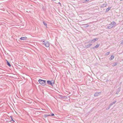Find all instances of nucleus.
<instances>
[{"label": "nucleus", "mask_w": 123, "mask_h": 123, "mask_svg": "<svg viewBox=\"0 0 123 123\" xmlns=\"http://www.w3.org/2000/svg\"><path fill=\"white\" fill-rule=\"evenodd\" d=\"M117 25L116 23L114 21H112L110 24L108 25V28L109 29H111L113 27H115Z\"/></svg>", "instance_id": "1"}, {"label": "nucleus", "mask_w": 123, "mask_h": 123, "mask_svg": "<svg viewBox=\"0 0 123 123\" xmlns=\"http://www.w3.org/2000/svg\"><path fill=\"white\" fill-rule=\"evenodd\" d=\"M40 84L43 86H44L45 85V81L41 79H39L38 81Z\"/></svg>", "instance_id": "2"}, {"label": "nucleus", "mask_w": 123, "mask_h": 123, "mask_svg": "<svg viewBox=\"0 0 123 123\" xmlns=\"http://www.w3.org/2000/svg\"><path fill=\"white\" fill-rule=\"evenodd\" d=\"M43 44L45 45L46 47H49V43L48 41H43Z\"/></svg>", "instance_id": "3"}, {"label": "nucleus", "mask_w": 123, "mask_h": 123, "mask_svg": "<svg viewBox=\"0 0 123 123\" xmlns=\"http://www.w3.org/2000/svg\"><path fill=\"white\" fill-rule=\"evenodd\" d=\"M98 40V38H96L92 40L89 41L88 42V43H92V42H95L96 41Z\"/></svg>", "instance_id": "4"}, {"label": "nucleus", "mask_w": 123, "mask_h": 123, "mask_svg": "<svg viewBox=\"0 0 123 123\" xmlns=\"http://www.w3.org/2000/svg\"><path fill=\"white\" fill-rule=\"evenodd\" d=\"M47 83L48 84L50 85H52L54 84L53 82L52 83L51 82V81H50L49 80H48L47 81Z\"/></svg>", "instance_id": "5"}, {"label": "nucleus", "mask_w": 123, "mask_h": 123, "mask_svg": "<svg viewBox=\"0 0 123 123\" xmlns=\"http://www.w3.org/2000/svg\"><path fill=\"white\" fill-rule=\"evenodd\" d=\"M27 39V38L26 37H21L20 39L21 40H26Z\"/></svg>", "instance_id": "6"}, {"label": "nucleus", "mask_w": 123, "mask_h": 123, "mask_svg": "<svg viewBox=\"0 0 123 123\" xmlns=\"http://www.w3.org/2000/svg\"><path fill=\"white\" fill-rule=\"evenodd\" d=\"M100 92H96L94 94V96L96 97L99 95L100 93Z\"/></svg>", "instance_id": "7"}, {"label": "nucleus", "mask_w": 123, "mask_h": 123, "mask_svg": "<svg viewBox=\"0 0 123 123\" xmlns=\"http://www.w3.org/2000/svg\"><path fill=\"white\" fill-rule=\"evenodd\" d=\"M114 58V56L113 55H112L111 57L109 58V60H111L113 59Z\"/></svg>", "instance_id": "8"}, {"label": "nucleus", "mask_w": 123, "mask_h": 123, "mask_svg": "<svg viewBox=\"0 0 123 123\" xmlns=\"http://www.w3.org/2000/svg\"><path fill=\"white\" fill-rule=\"evenodd\" d=\"M92 45V44H88L87 45H86V48H88V47L91 46Z\"/></svg>", "instance_id": "9"}, {"label": "nucleus", "mask_w": 123, "mask_h": 123, "mask_svg": "<svg viewBox=\"0 0 123 123\" xmlns=\"http://www.w3.org/2000/svg\"><path fill=\"white\" fill-rule=\"evenodd\" d=\"M111 8V7H109L108 8H107L106 10V12H107Z\"/></svg>", "instance_id": "10"}, {"label": "nucleus", "mask_w": 123, "mask_h": 123, "mask_svg": "<svg viewBox=\"0 0 123 123\" xmlns=\"http://www.w3.org/2000/svg\"><path fill=\"white\" fill-rule=\"evenodd\" d=\"M99 45L98 44H97L95 47H94L93 48V49H95V48H97L98 47Z\"/></svg>", "instance_id": "11"}, {"label": "nucleus", "mask_w": 123, "mask_h": 123, "mask_svg": "<svg viewBox=\"0 0 123 123\" xmlns=\"http://www.w3.org/2000/svg\"><path fill=\"white\" fill-rule=\"evenodd\" d=\"M107 5V4H103L101 6V7H103L104 6H106Z\"/></svg>", "instance_id": "12"}, {"label": "nucleus", "mask_w": 123, "mask_h": 123, "mask_svg": "<svg viewBox=\"0 0 123 123\" xmlns=\"http://www.w3.org/2000/svg\"><path fill=\"white\" fill-rule=\"evenodd\" d=\"M117 65V63H113L112 64V66H114Z\"/></svg>", "instance_id": "13"}, {"label": "nucleus", "mask_w": 123, "mask_h": 123, "mask_svg": "<svg viewBox=\"0 0 123 123\" xmlns=\"http://www.w3.org/2000/svg\"><path fill=\"white\" fill-rule=\"evenodd\" d=\"M43 23L44 25L47 27V24L46 23H45L44 22H43Z\"/></svg>", "instance_id": "14"}, {"label": "nucleus", "mask_w": 123, "mask_h": 123, "mask_svg": "<svg viewBox=\"0 0 123 123\" xmlns=\"http://www.w3.org/2000/svg\"><path fill=\"white\" fill-rule=\"evenodd\" d=\"M7 64L9 66H11V65L10 63L8 62L7 61Z\"/></svg>", "instance_id": "15"}, {"label": "nucleus", "mask_w": 123, "mask_h": 123, "mask_svg": "<svg viewBox=\"0 0 123 123\" xmlns=\"http://www.w3.org/2000/svg\"><path fill=\"white\" fill-rule=\"evenodd\" d=\"M113 105V104L112 103H111L109 105L110 107L112 105ZM110 108V107H109L108 109H109Z\"/></svg>", "instance_id": "16"}, {"label": "nucleus", "mask_w": 123, "mask_h": 123, "mask_svg": "<svg viewBox=\"0 0 123 123\" xmlns=\"http://www.w3.org/2000/svg\"><path fill=\"white\" fill-rule=\"evenodd\" d=\"M110 53V52H108L106 53L105 54L106 55H108Z\"/></svg>", "instance_id": "17"}, {"label": "nucleus", "mask_w": 123, "mask_h": 123, "mask_svg": "<svg viewBox=\"0 0 123 123\" xmlns=\"http://www.w3.org/2000/svg\"><path fill=\"white\" fill-rule=\"evenodd\" d=\"M85 25V27H87L89 26V25Z\"/></svg>", "instance_id": "18"}, {"label": "nucleus", "mask_w": 123, "mask_h": 123, "mask_svg": "<svg viewBox=\"0 0 123 123\" xmlns=\"http://www.w3.org/2000/svg\"><path fill=\"white\" fill-rule=\"evenodd\" d=\"M120 91H117L116 93V94H117Z\"/></svg>", "instance_id": "19"}, {"label": "nucleus", "mask_w": 123, "mask_h": 123, "mask_svg": "<svg viewBox=\"0 0 123 123\" xmlns=\"http://www.w3.org/2000/svg\"><path fill=\"white\" fill-rule=\"evenodd\" d=\"M116 102V101H114V102H113L112 103H113V104H115V103Z\"/></svg>", "instance_id": "20"}, {"label": "nucleus", "mask_w": 123, "mask_h": 123, "mask_svg": "<svg viewBox=\"0 0 123 123\" xmlns=\"http://www.w3.org/2000/svg\"><path fill=\"white\" fill-rule=\"evenodd\" d=\"M11 119V121H12L13 122H14V120H13V119L12 118Z\"/></svg>", "instance_id": "21"}, {"label": "nucleus", "mask_w": 123, "mask_h": 123, "mask_svg": "<svg viewBox=\"0 0 123 123\" xmlns=\"http://www.w3.org/2000/svg\"><path fill=\"white\" fill-rule=\"evenodd\" d=\"M54 114L53 113H52V116H54Z\"/></svg>", "instance_id": "22"}, {"label": "nucleus", "mask_w": 123, "mask_h": 123, "mask_svg": "<svg viewBox=\"0 0 123 123\" xmlns=\"http://www.w3.org/2000/svg\"><path fill=\"white\" fill-rule=\"evenodd\" d=\"M10 117L11 118V119L12 118V116H10Z\"/></svg>", "instance_id": "23"}, {"label": "nucleus", "mask_w": 123, "mask_h": 123, "mask_svg": "<svg viewBox=\"0 0 123 123\" xmlns=\"http://www.w3.org/2000/svg\"><path fill=\"white\" fill-rule=\"evenodd\" d=\"M121 43L123 44V40L121 42Z\"/></svg>", "instance_id": "24"}, {"label": "nucleus", "mask_w": 123, "mask_h": 123, "mask_svg": "<svg viewBox=\"0 0 123 123\" xmlns=\"http://www.w3.org/2000/svg\"><path fill=\"white\" fill-rule=\"evenodd\" d=\"M46 115V116H50V115Z\"/></svg>", "instance_id": "25"}, {"label": "nucleus", "mask_w": 123, "mask_h": 123, "mask_svg": "<svg viewBox=\"0 0 123 123\" xmlns=\"http://www.w3.org/2000/svg\"><path fill=\"white\" fill-rule=\"evenodd\" d=\"M89 0H86V1H89Z\"/></svg>", "instance_id": "26"}, {"label": "nucleus", "mask_w": 123, "mask_h": 123, "mask_svg": "<svg viewBox=\"0 0 123 123\" xmlns=\"http://www.w3.org/2000/svg\"><path fill=\"white\" fill-rule=\"evenodd\" d=\"M120 1H122L123 0H120Z\"/></svg>", "instance_id": "27"}, {"label": "nucleus", "mask_w": 123, "mask_h": 123, "mask_svg": "<svg viewBox=\"0 0 123 123\" xmlns=\"http://www.w3.org/2000/svg\"><path fill=\"white\" fill-rule=\"evenodd\" d=\"M54 0V1H55V0Z\"/></svg>", "instance_id": "28"}]
</instances>
